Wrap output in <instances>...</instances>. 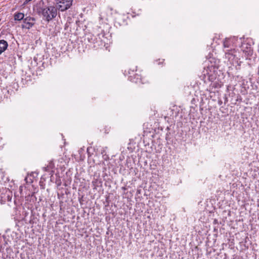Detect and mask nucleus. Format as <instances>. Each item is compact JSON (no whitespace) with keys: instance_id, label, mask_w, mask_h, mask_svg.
<instances>
[{"instance_id":"1","label":"nucleus","mask_w":259,"mask_h":259,"mask_svg":"<svg viewBox=\"0 0 259 259\" xmlns=\"http://www.w3.org/2000/svg\"><path fill=\"white\" fill-rule=\"evenodd\" d=\"M41 14L44 20L50 22L56 17L57 9L54 6L45 7L41 9Z\"/></svg>"},{"instance_id":"2","label":"nucleus","mask_w":259,"mask_h":259,"mask_svg":"<svg viewBox=\"0 0 259 259\" xmlns=\"http://www.w3.org/2000/svg\"><path fill=\"white\" fill-rule=\"evenodd\" d=\"M208 70H209V67H207V69H204V70L203 71V75L205 76V77H206L207 76L208 77V79L210 81L212 82L210 85V88H211V89L220 88L222 87V84L221 83V82L219 81L213 82V80L214 79L215 77L212 74H210L208 72Z\"/></svg>"},{"instance_id":"3","label":"nucleus","mask_w":259,"mask_h":259,"mask_svg":"<svg viewBox=\"0 0 259 259\" xmlns=\"http://www.w3.org/2000/svg\"><path fill=\"white\" fill-rule=\"evenodd\" d=\"M72 0H59L57 9L63 12L68 9L72 4Z\"/></svg>"},{"instance_id":"4","label":"nucleus","mask_w":259,"mask_h":259,"mask_svg":"<svg viewBox=\"0 0 259 259\" xmlns=\"http://www.w3.org/2000/svg\"><path fill=\"white\" fill-rule=\"evenodd\" d=\"M225 57L228 59L230 64H233L234 62H237V57L236 56V51L235 49H230L225 51Z\"/></svg>"},{"instance_id":"5","label":"nucleus","mask_w":259,"mask_h":259,"mask_svg":"<svg viewBox=\"0 0 259 259\" xmlns=\"http://www.w3.org/2000/svg\"><path fill=\"white\" fill-rule=\"evenodd\" d=\"M35 19L30 17H27L23 19L22 28L30 29L34 24Z\"/></svg>"},{"instance_id":"6","label":"nucleus","mask_w":259,"mask_h":259,"mask_svg":"<svg viewBox=\"0 0 259 259\" xmlns=\"http://www.w3.org/2000/svg\"><path fill=\"white\" fill-rule=\"evenodd\" d=\"M233 45V39L231 38H226L223 40V47L224 48H231Z\"/></svg>"},{"instance_id":"7","label":"nucleus","mask_w":259,"mask_h":259,"mask_svg":"<svg viewBox=\"0 0 259 259\" xmlns=\"http://www.w3.org/2000/svg\"><path fill=\"white\" fill-rule=\"evenodd\" d=\"M8 46V42L6 40H0V55L7 49Z\"/></svg>"},{"instance_id":"8","label":"nucleus","mask_w":259,"mask_h":259,"mask_svg":"<svg viewBox=\"0 0 259 259\" xmlns=\"http://www.w3.org/2000/svg\"><path fill=\"white\" fill-rule=\"evenodd\" d=\"M24 15L22 13H17L14 15L15 20L20 21L24 19Z\"/></svg>"},{"instance_id":"9","label":"nucleus","mask_w":259,"mask_h":259,"mask_svg":"<svg viewBox=\"0 0 259 259\" xmlns=\"http://www.w3.org/2000/svg\"><path fill=\"white\" fill-rule=\"evenodd\" d=\"M47 167L50 169H53L54 167V164L53 161H51L49 163V165H48Z\"/></svg>"},{"instance_id":"10","label":"nucleus","mask_w":259,"mask_h":259,"mask_svg":"<svg viewBox=\"0 0 259 259\" xmlns=\"http://www.w3.org/2000/svg\"><path fill=\"white\" fill-rule=\"evenodd\" d=\"M251 50L250 47H249V48L247 47V50L245 51V52L249 54L251 52ZM243 51H245V50H243Z\"/></svg>"},{"instance_id":"11","label":"nucleus","mask_w":259,"mask_h":259,"mask_svg":"<svg viewBox=\"0 0 259 259\" xmlns=\"http://www.w3.org/2000/svg\"><path fill=\"white\" fill-rule=\"evenodd\" d=\"M7 200L8 201H10L11 200L12 197L9 194L7 195Z\"/></svg>"},{"instance_id":"12","label":"nucleus","mask_w":259,"mask_h":259,"mask_svg":"<svg viewBox=\"0 0 259 259\" xmlns=\"http://www.w3.org/2000/svg\"><path fill=\"white\" fill-rule=\"evenodd\" d=\"M163 61H164V60H162V62H160V61H159V62L158 63V64H162V63H163Z\"/></svg>"},{"instance_id":"13","label":"nucleus","mask_w":259,"mask_h":259,"mask_svg":"<svg viewBox=\"0 0 259 259\" xmlns=\"http://www.w3.org/2000/svg\"><path fill=\"white\" fill-rule=\"evenodd\" d=\"M242 49H243V48H244V45H242Z\"/></svg>"},{"instance_id":"14","label":"nucleus","mask_w":259,"mask_h":259,"mask_svg":"<svg viewBox=\"0 0 259 259\" xmlns=\"http://www.w3.org/2000/svg\"><path fill=\"white\" fill-rule=\"evenodd\" d=\"M27 178H25V181H27Z\"/></svg>"}]
</instances>
